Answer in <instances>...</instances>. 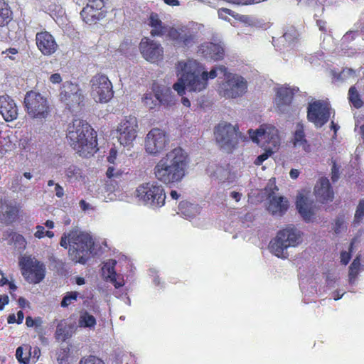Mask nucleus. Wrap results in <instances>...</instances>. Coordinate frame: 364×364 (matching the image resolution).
<instances>
[{
  "instance_id": "obj_7",
  "label": "nucleus",
  "mask_w": 364,
  "mask_h": 364,
  "mask_svg": "<svg viewBox=\"0 0 364 364\" xmlns=\"http://www.w3.org/2000/svg\"><path fill=\"white\" fill-rule=\"evenodd\" d=\"M18 266L25 280L29 284H39L45 278L46 267L31 255L19 258Z\"/></svg>"
},
{
  "instance_id": "obj_18",
  "label": "nucleus",
  "mask_w": 364,
  "mask_h": 364,
  "mask_svg": "<svg viewBox=\"0 0 364 364\" xmlns=\"http://www.w3.org/2000/svg\"><path fill=\"white\" fill-rule=\"evenodd\" d=\"M144 105L149 110L157 109L161 105L168 107L175 105V99L168 90L157 91L155 94L149 92L144 95Z\"/></svg>"
},
{
  "instance_id": "obj_61",
  "label": "nucleus",
  "mask_w": 364,
  "mask_h": 364,
  "mask_svg": "<svg viewBox=\"0 0 364 364\" xmlns=\"http://www.w3.org/2000/svg\"><path fill=\"white\" fill-rule=\"evenodd\" d=\"M180 193H178L175 190H171V192H170V197L171 198V199L173 200H178L180 198Z\"/></svg>"
},
{
  "instance_id": "obj_58",
  "label": "nucleus",
  "mask_w": 364,
  "mask_h": 364,
  "mask_svg": "<svg viewBox=\"0 0 364 364\" xmlns=\"http://www.w3.org/2000/svg\"><path fill=\"white\" fill-rule=\"evenodd\" d=\"M35 319L31 316H26V325L27 327L32 328L35 326Z\"/></svg>"
},
{
  "instance_id": "obj_9",
  "label": "nucleus",
  "mask_w": 364,
  "mask_h": 364,
  "mask_svg": "<svg viewBox=\"0 0 364 364\" xmlns=\"http://www.w3.org/2000/svg\"><path fill=\"white\" fill-rule=\"evenodd\" d=\"M90 85H91V95L95 102L107 103L112 99L114 95L112 83L105 74L95 75L90 80Z\"/></svg>"
},
{
  "instance_id": "obj_13",
  "label": "nucleus",
  "mask_w": 364,
  "mask_h": 364,
  "mask_svg": "<svg viewBox=\"0 0 364 364\" xmlns=\"http://www.w3.org/2000/svg\"><path fill=\"white\" fill-rule=\"evenodd\" d=\"M105 0H87L85 6L80 11V17L83 23L92 26L106 16Z\"/></svg>"
},
{
  "instance_id": "obj_51",
  "label": "nucleus",
  "mask_w": 364,
  "mask_h": 364,
  "mask_svg": "<svg viewBox=\"0 0 364 364\" xmlns=\"http://www.w3.org/2000/svg\"><path fill=\"white\" fill-rule=\"evenodd\" d=\"M227 2H229L232 4L235 5H250L252 4H255L257 2L255 0H225Z\"/></svg>"
},
{
  "instance_id": "obj_29",
  "label": "nucleus",
  "mask_w": 364,
  "mask_h": 364,
  "mask_svg": "<svg viewBox=\"0 0 364 364\" xmlns=\"http://www.w3.org/2000/svg\"><path fill=\"white\" fill-rule=\"evenodd\" d=\"M202 53L206 58L213 60H220L225 55L224 48L216 43H207L206 45L203 46Z\"/></svg>"
},
{
  "instance_id": "obj_36",
  "label": "nucleus",
  "mask_w": 364,
  "mask_h": 364,
  "mask_svg": "<svg viewBox=\"0 0 364 364\" xmlns=\"http://www.w3.org/2000/svg\"><path fill=\"white\" fill-rule=\"evenodd\" d=\"M348 100L350 104L358 109L362 107L364 105L355 86H351L350 87L348 91Z\"/></svg>"
},
{
  "instance_id": "obj_6",
  "label": "nucleus",
  "mask_w": 364,
  "mask_h": 364,
  "mask_svg": "<svg viewBox=\"0 0 364 364\" xmlns=\"http://www.w3.org/2000/svg\"><path fill=\"white\" fill-rule=\"evenodd\" d=\"M23 106L26 114L32 119L43 121L50 116L49 100L36 91L30 90L26 93Z\"/></svg>"
},
{
  "instance_id": "obj_60",
  "label": "nucleus",
  "mask_w": 364,
  "mask_h": 364,
  "mask_svg": "<svg viewBox=\"0 0 364 364\" xmlns=\"http://www.w3.org/2000/svg\"><path fill=\"white\" fill-rule=\"evenodd\" d=\"M289 176L291 177V178L293 179H296L297 177L299 176V171L294 168L290 170Z\"/></svg>"
},
{
  "instance_id": "obj_54",
  "label": "nucleus",
  "mask_w": 364,
  "mask_h": 364,
  "mask_svg": "<svg viewBox=\"0 0 364 364\" xmlns=\"http://www.w3.org/2000/svg\"><path fill=\"white\" fill-rule=\"evenodd\" d=\"M45 229L43 226L38 225L36 227V232H35V237L36 238H43L45 237Z\"/></svg>"
},
{
  "instance_id": "obj_22",
  "label": "nucleus",
  "mask_w": 364,
  "mask_h": 364,
  "mask_svg": "<svg viewBox=\"0 0 364 364\" xmlns=\"http://www.w3.org/2000/svg\"><path fill=\"white\" fill-rule=\"evenodd\" d=\"M36 41L38 49L45 55H51L58 49L55 38L48 31L37 33Z\"/></svg>"
},
{
  "instance_id": "obj_24",
  "label": "nucleus",
  "mask_w": 364,
  "mask_h": 364,
  "mask_svg": "<svg viewBox=\"0 0 364 364\" xmlns=\"http://www.w3.org/2000/svg\"><path fill=\"white\" fill-rule=\"evenodd\" d=\"M296 208L304 221L309 223L313 220L314 217L313 201L309 200L306 196L301 193L297 195Z\"/></svg>"
},
{
  "instance_id": "obj_49",
  "label": "nucleus",
  "mask_w": 364,
  "mask_h": 364,
  "mask_svg": "<svg viewBox=\"0 0 364 364\" xmlns=\"http://www.w3.org/2000/svg\"><path fill=\"white\" fill-rule=\"evenodd\" d=\"M272 148H267V149L265 150V152L264 154H262V155L257 156L256 160H255V164L257 166L262 165L263 161L267 160V159H268L269 156H270L272 155Z\"/></svg>"
},
{
  "instance_id": "obj_46",
  "label": "nucleus",
  "mask_w": 364,
  "mask_h": 364,
  "mask_svg": "<svg viewBox=\"0 0 364 364\" xmlns=\"http://www.w3.org/2000/svg\"><path fill=\"white\" fill-rule=\"evenodd\" d=\"M18 207L17 205H9L6 210V215L9 219L14 220L18 215Z\"/></svg>"
},
{
  "instance_id": "obj_20",
  "label": "nucleus",
  "mask_w": 364,
  "mask_h": 364,
  "mask_svg": "<svg viewBox=\"0 0 364 364\" xmlns=\"http://www.w3.org/2000/svg\"><path fill=\"white\" fill-rule=\"evenodd\" d=\"M60 98L63 102L65 103L69 110L80 107L84 101L80 88L73 83L64 86V90L60 94Z\"/></svg>"
},
{
  "instance_id": "obj_37",
  "label": "nucleus",
  "mask_w": 364,
  "mask_h": 364,
  "mask_svg": "<svg viewBox=\"0 0 364 364\" xmlns=\"http://www.w3.org/2000/svg\"><path fill=\"white\" fill-rule=\"evenodd\" d=\"M79 325L82 328H93L96 325V319L94 316L85 311L80 316Z\"/></svg>"
},
{
  "instance_id": "obj_43",
  "label": "nucleus",
  "mask_w": 364,
  "mask_h": 364,
  "mask_svg": "<svg viewBox=\"0 0 364 364\" xmlns=\"http://www.w3.org/2000/svg\"><path fill=\"white\" fill-rule=\"evenodd\" d=\"M354 240H353L350 244L349 252L343 251L340 255V262L343 265H346L349 263L351 259V252L353 249Z\"/></svg>"
},
{
  "instance_id": "obj_23",
  "label": "nucleus",
  "mask_w": 364,
  "mask_h": 364,
  "mask_svg": "<svg viewBox=\"0 0 364 364\" xmlns=\"http://www.w3.org/2000/svg\"><path fill=\"white\" fill-rule=\"evenodd\" d=\"M0 114L6 122L16 120L18 115L16 103L9 95H0Z\"/></svg>"
},
{
  "instance_id": "obj_45",
  "label": "nucleus",
  "mask_w": 364,
  "mask_h": 364,
  "mask_svg": "<svg viewBox=\"0 0 364 364\" xmlns=\"http://www.w3.org/2000/svg\"><path fill=\"white\" fill-rule=\"evenodd\" d=\"M283 36L287 41H293L299 36V34L297 33V31L295 28V27L292 26L288 28L287 31L284 33Z\"/></svg>"
},
{
  "instance_id": "obj_39",
  "label": "nucleus",
  "mask_w": 364,
  "mask_h": 364,
  "mask_svg": "<svg viewBox=\"0 0 364 364\" xmlns=\"http://www.w3.org/2000/svg\"><path fill=\"white\" fill-rule=\"evenodd\" d=\"M360 257L359 256H357L355 259L353 260L349 267V278L350 282H352L353 280H355L357 277L360 270Z\"/></svg>"
},
{
  "instance_id": "obj_4",
  "label": "nucleus",
  "mask_w": 364,
  "mask_h": 364,
  "mask_svg": "<svg viewBox=\"0 0 364 364\" xmlns=\"http://www.w3.org/2000/svg\"><path fill=\"white\" fill-rule=\"evenodd\" d=\"M180 68L182 70L188 68V73L186 79L188 85L191 89L195 90H204L207 87L208 80L218 77V73L223 77H227L230 73H228L225 65L214 67L210 72L205 70V67L196 60H188L187 62L180 61Z\"/></svg>"
},
{
  "instance_id": "obj_31",
  "label": "nucleus",
  "mask_w": 364,
  "mask_h": 364,
  "mask_svg": "<svg viewBox=\"0 0 364 364\" xmlns=\"http://www.w3.org/2000/svg\"><path fill=\"white\" fill-rule=\"evenodd\" d=\"M293 144L294 146H301L303 150L308 151L309 145L307 142L305 129L301 123H297L294 133Z\"/></svg>"
},
{
  "instance_id": "obj_12",
  "label": "nucleus",
  "mask_w": 364,
  "mask_h": 364,
  "mask_svg": "<svg viewBox=\"0 0 364 364\" xmlns=\"http://www.w3.org/2000/svg\"><path fill=\"white\" fill-rule=\"evenodd\" d=\"M167 134L161 129L152 128L145 138V150L152 156H157L168 145Z\"/></svg>"
},
{
  "instance_id": "obj_10",
  "label": "nucleus",
  "mask_w": 364,
  "mask_h": 364,
  "mask_svg": "<svg viewBox=\"0 0 364 364\" xmlns=\"http://www.w3.org/2000/svg\"><path fill=\"white\" fill-rule=\"evenodd\" d=\"M248 133L252 141L262 147L274 149L280 144L278 130L273 126L262 124L255 131L250 129Z\"/></svg>"
},
{
  "instance_id": "obj_62",
  "label": "nucleus",
  "mask_w": 364,
  "mask_h": 364,
  "mask_svg": "<svg viewBox=\"0 0 364 364\" xmlns=\"http://www.w3.org/2000/svg\"><path fill=\"white\" fill-rule=\"evenodd\" d=\"M23 318H24L23 311L21 310H19L17 312V323H22L23 321Z\"/></svg>"
},
{
  "instance_id": "obj_53",
  "label": "nucleus",
  "mask_w": 364,
  "mask_h": 364,
  "mask_svg": "<svg viewBox=\"0 0 364 364\" xmlns=\"http://www.w3.org/2000/svg\"><path fill=\"white\" fill-rule=\"evenodd\" d=\"M9 303V296L6 294H0V311L4 309L6 305Z\"/></svg>"
},
{
  "instance_id": "obj_55",
  "label": "nucleus",
  "mask_w": 364,
  "mask_h": 364,
  "mask_svg": "<svg viewBox=\"0 0 364 364\" xmlns=\"http://www.w3.org/2000/svg\"><path fill=\"white\" fill-rule=\"evenodd\" d=\"M62 81V77L60 74L54 73L50 77V82L52 83H60Z\"/></svg>"
},
{
  "instance_id": "obj_25",
  "label": "nucleus",
  "mask_w": 364,
  "mask_h": 364,
  "mask_svg": "<svg viewBox=\"0 0 364 364\" xmlns=\"http://www.w3.org/2000/svg\"><path fill=\"white\" fill-rule=\"evenodd\" d=\"M293 90L286 87H282L277 90L276 93V109L280 112L287 110L292 103L294 99Z\"/></svg>"
},
{
  "instance_id": "obj_14",
  "label": "nucleus",
  "mask_w": 364,
  "mask_h": 364,
  "mask_svg": "<svg viewBox=\"0 0 364 364\" xmlns=\"http://www.w3.org/2000/svg\"><path fill=\"white\" fill-rule=\"evenodd\" d=\"M331 117V107L321 100L310 102L307 107V119L316 127H322Z\"/></svg>"
},
{
  "instance_id": "obj_8",
  "label": "nucleus",
  "mask_w": 364,
  "mask_h": 364,
  "mask_svg": "<svg viewBox=\"0 0 364 364\" xmlns=\"http://www.w3.org/2000/svg\"><path fill=\"white\" fill-rule=\"evenodd\" d=\"M214 137L221 150L232 153L238 144L237 129L230 123L221 122L215 127Z\"/></svg>"
},
{
  "instance_id": "obj_59",
  "label": "nucleus",
  "mask_w": 364,
  "mask_h": 364,
  "mask_svg": "<svg viewBox=\"0 0 364 364\" xmlns=\"http://www.w3.org/2000/svg\"><path fill=\"white\" fill-rule=\"evenodd\" d=\"M80 205L82 210H83V211H87V210L90 209V205L87 203H86L85 201V200H83V199L80 200Z\"/></svg>"
},
{
  "instance_id": "obj_33",
  "label": "nucleus",
  "mask_w": 364,
  "mask_h": 364,
  "mask_svg": "<svg viewBox=\"0 0 364 364\" xmlns=\"http://www.w3.org/2000/svg\"><path fill=\"white\" fill-rule=\"evenodd\" d=\"M178 209L181 215L188 219L193 218L198 213V206L189 203L187 200L181 201Z\"/></svg>"
},
{
  "instance_id": "obj_16",
  "label": "nucleus",
  "mask_w": 364,
  "mask_h": 364,
  "mask_svg": "<svg viewBox=\"0 0 364 364\" xmlns=\"http://www.w3.org/2000/svg\"><path fill=\"white\" fill-rule=\"evenodd\" d=\"M167 38L178 48H188L196 43V33L186 26L169 27Z\"/></svg>"
},
{
  "instance_id": "obj_64",
  "label": "nucleus",
  "mask_w": 364,
  "mask_h": 364,
  "mask_svg": "<svg viewBox=\"0 0 364 364\" xmlns=\"http://www.w3.org/2000/svg\"><path fill=\"white\" fill-rule=\"evenodd\" d=\"M116 152L113 149L111 150L110 155L107 157V161L110 163H113L115 159Z\"/></svg>"
},
{
  "instance_id": "obj_38",
  "label": "nucleus",
  "mask_w": 364,
  "mask_h": 364,
  "mask_svg": "<svg viewBox=\"0 0 364 364\" xmlns=\"http://www.w3.org/2000/svg\"><path fill=\"white\" fill-rule=\"evenodd\" d=\"M55 339L65 341L69 338V331L66 323L63 321H60L56 326L55 333Z\"/></svg>"
},
{
  "instance_id": "obj_50",
  "label": "nucleus",
  "mask_w": 364,
  "mask_h": 364,
  "mask_svg": "<svg viewBox=\"0 0 364 364\" xmlns=\"http://www.w3.org/2000/svg\"><path fill=\"white\" fill-rule=\"evenodd\" d=\"M339 178V167L337 166L336 163L334 162L331 168V180L333 183H336L338 181Z\"/></svg>"
},
{
  "instance_id": "obj_44",
  "label": "nucleus",
  "mask_w": 364,
  "mask_h": 364,
  "mask_svg": "<svg viewBox=\"0 0 364 364\" xmlns=\"http://www.w3.org/2000/svg\"><path fill=\"white\" fill-rule=\"evenodd\" d=\"M345 220L343 215H339L336 218V220H334L333 224V232L336 233H339L345 228Z\"/></svg>"
},
{
  "instance_id": "obj_11",
  "label": "nucleus",
  "mask_w": 364,
  "mask_h": 364,
  "mask_svg": "<svg viewBox=\"0 0 364 364\" xmlns=\"http://www.w3.org/2000/svg\"><path fill=\"white\" fill-rule=\"evenodd\" d=\"M138 132L137 118L133 115L126 116L117 128V138L119 144L127 146L132 144Z\"/></svg>"
},
{
  "instance_id": "obj_63",
  "label": "nucleus",
  "mask_w": 364,
  "mask_h": 364,
  "mask_svg": "<svg viewBox=\"0 0 364 364\" xmlns=\"http://www.w3.org/2000/svg\"><path fill=\"white\" fill-rule=\"evenodd\" d=\"M230 196L232 197V199H235V201L238 202L241 198V193H239L238 192L236 191H232L230 193Z\"/></svg>"
},
{
  "instance_id": "obj_21",
  "label": "nucleus",
  "mask_w": 364,
  "mask_h": 364,
  "mask_svg": "<svg viewBox=\"0 0 364 364\" xmlns=\"http://www.w3.org/2000/svg\"><path fill=\"white\" fill-rule=\"evenodd\" d=\"M314 193L316 199L323 204L331 202L334 198L333 188L326 177H321L316 183Z\"/></svg>"
},
{
  "instance_id": "obj_56",
  "label": "nucleus",
  "mask_w": 364,
  "mask_h": 364,
  "mask_svg": "<svg viewBox=\"0 0 364 364\" xmlns=\"http://www.w3.org/2000/svg\"><path fill=\"white\" fill-rule=\"evenodd\" d=\"M30 142H31V139H21L19 146H20L21 149H22L23 150H26V149H29Z\"/></svg>"
},
{
  "instance_id": "obj_27",
  "label": "nucleus",
  "mask_w": 364,
  "mask_h": 364,
  "mask_svg": "<svg viewBox=\"0 0 364 364\" xmlns=\"http://www.w3.org/2000/svg\"><path fill=\"white\" fill-rule=\"evenodd\" d=\"M176 74L178 76L181 75V77L178 82H175L173 85V89L177 92L178 95H183L186 89H187L189 92H199L202 90H195L191 89L188 85V81L186 79V75L188 73V68H186L182 70L180 68V61L176 65Z\"/></svg>"
},
{
  "instance_id": "obj_52",
  "label": "nucleus",
  "mask_w": 364,
  "mask_h": 364,
  "mask_svg": "<svg viewBox=\"0 0 364 364\" xmlns=\"http://www.w3.org/2000/svg\"><path fill=\"white\" fill-rule=\"evenodd\" d=\"M123 173L122 171H118L117 172H114V168L112 166L108 167L106 175L107 177L112 178L113 177H119L121 176Z\"/></svg>"
},
{
  "instance_id": "obj_1",
  "label": "nucleus",
  "mask_w": 364,
  "mask_h": 364,
  "mask_svg": "<svg viewBox=\"0 0 364 364\" xmlns=\"http://www.w3.org/2000/svg\"><path fill=\"white\" fill-rule=\"evenodd\" d=\"M187 166L188 155L177 147L158 161L154 173L157 181L164 184L180 183L186 176Z\"/></svg>"
},
{
  "instance_id": "obj_5",
  "label": "nucleus",
  "mask_w": 364,
  "mask_h": 364,
  "mask_svg": "<svg viewBox=\"0 0 364 364\" xmlns=\"http://www.w3.org/2000/svg\"><path fill=\"white\" fill-rule=\"evenodd\" d=\"M135 197L139 202L151 208H159L165 205L164 188L156 181L144 182L135 191Z\"/></svg>"
},
{
  "instance_id": "obj_32",
  "label": "nucleus",
  "mask_w": 364,
  "mask_h": 364,
  "mask_svg": "<svg viewBox=\"0 0 364 364\" xmlns=\"http://www.w3.org/2000/svg\"><path fill=\"white\" fill-rule=\"evenodd\" d=\"M13 21V11L6 0H0V28H4Z\"/></svg>"
},
{
  "instance_id": "obj_42",
  "label": "nucleus",
  "mask_w": 364,
  "mask_h": 364,
  "mask_svg": "<svg viewBox=\"0 0 364 364\" xmlns=\"http://www.w3.org/2000/svg\"><path fill=\"white\" fill-rule=\"evenodd\" d=\"M364 217V198L359 200L358 205L355 213V218H353L354 223H360L362 222Z\"/></svg>"
},
{
  "instance_id": "obj_30",
  "label": "nucleus",
  "mask_w": 364,
  "mask_h": 364,
  "mask_svg": "<svg viewBox=\"0 0 364 364\" xmlns=\"http://www.w3.org/2000/svg\"><path fill=\"white\" fill-rule=\"evenodd\" d=\"M289 247L291 246L288 245L284 240L279 238L277 235L276 237L271 240L269 248L270 252L277 257L284 258L287 257V256L284 255V251L287 250Z\"/></svg>"
},
{
  "instance_id": "obj_3",
  "label": "nucleus",
  "mask_w": 364,
  "mask_h": 364,
  "mask_svg": "<svg viewBox=\"0 0 364 364\" xmlns=\"http://www.w3.org/2000/svg\"><path fill=\"white\" fill-rule=\"evenodd\" d=\"M60 244L65 249L69 247L71 259L82 264H86L94 247L92 238L89 235L74 230L63 233Z\"/></svg>"
},
{
  "instance_id": "obj_15",
  "label": "nucleus",
  "mask_w": 364,
  "mask_h": 364,
  "mask_svg": "<svg viewBox=\"0 0 364 364\" xmlns=\"http://www.w3.org/2000/svg\"><path fill=\"white\" fill-rule=\"evenodd\" d=\"M226 79L225 82L220 86L221 95L226 98H237L245 95L247 91V82L244 77L229 74Z\"/></svg>"
},
{
  "instance_id": "obj_48",
  "label": "nucleus",
  "mask_w": 364,
  "mask_h": 364,
  "mask_svg": "<svg viewBox=\"0 0 364 364\" xmlns=\"http://www.w3.org/2000/svg\"><path fill=\"white\" fill-rule=\"evenodd\" d=\"M223 14H227V16H231L236 19L237 18L238 16V14H237L232 10L226 8H221L218 10V16L220 17V18L225 21L227 20V16H223Z\"/></svg>"
},
{
  "instance_id": "obj_35",
  "label": "nucleus",
  "mask_w": 364,
  "mask_h": 364,
  "mask_svg": "<svg viewBox=\"0 0 364 364\" xmlns=\"http://www.w3.org/2000/svg\"><path fill=\"white\" fill-rule=\"evenodd\" d=\"M116 264L115 260H112L111 263H107L102 267V272H107V278L109 279L110 282L113 283L115 288H119L123 286V284L118 283L116 280V272L114 271V266Z\"/></svg>"
},
{
  "instance_id": "obj_2",
  "label": "nucleus",
  "mask_w": 364,
  "mask_h": 364,
  "mask_svg": "<svg viewBox=\"0 0 364 364\" xmlns=\"http://www.w3.org/2000/svg\"><path fill=\"white\" fill-rule=\"evenodd\" d=\"M69 144L82 157L88 158L98 151L97 133L87 122L75 120L67 134Z\"/></svg>"
},
{
  "instance_id": "obj_34",
  "label": "nucleus",
  "mask_w": 364,
  "mask_h": 364,
  "mask_svg": "<svg viewBox=\"0 0 364 364\" xmlns=\"http://www.w3.org/2000/svg\"><path fill=\"white\" fill-rule=\"evenodd\" d=\"M67 177L68 181L74 183L79 181L84 178L82 168L77 165L71 164L64 171Z\"/></svg>"
},
{
  "instance_id": "obj_40",
  "label": "nucleus",
  "mask_w": 364,
  "mask_h": 364,
  "mask_svg": "<svg viewBox=\"0 0 364 364\" xmlns=\"http://www.w3.org/2000/svg\"><path fill=\"white\" fill-rule=\"evenodd\" d=\"M79 296V293L77 291H69L65 296H63L61 301V306L66 308L70 306L73 302L77 300Z\"/></svg>"
},
{
  "instance_id": "obj_28",
  "label": "nucleus",
  "mask_w": 364,
  "mask_h": 364,
  "mask_svg": "<svg viewBox=\"0 0 364 364\" xmlns=\"http://www.w3.org/2000/svg\"><path fill=\"white\" fill-rule=\"evenodd\" d=\"M149 21V25L151 27L150 34L152 37H161L164 34L167 35L169 28L163 23L156 13H151Z\"/></svg>"
},
{
  "instance_id": "obj_47",
  "label": "nucleus",
  "mask_w": 364,
  "mask_h": 364,
  "mask_svg": "<svg viewBox=\"0 0 364 364\" xmlns=\"http://www.w3.org/2000/svg\"><path fill=\"white\" fill-rule=\"evenodd\" d=\"M80 364H105L103 361L95 355H89L87 358H83Z\"/></svg>"
},
{
  "instance_id": "obj_17",
  "label": "nucleus",
  "mask_w": 364,
  "mask_h": 364,
  "mask_svg": "<svg viewBox=\"0 0 364 364\" xmlns=\"http://www.w3.org/2000/svg\"><path fill=\"white\" fill-rule=\"evenodd\" d=\"M265 191L269 199L268 211L273 215L282 216L288 210V200L283 196H275V192L278 191L275 183H269L267 187L265 188Z\"/></svg>"
},
{
  "instance_id": "obj_26",
  "label": "nucleus",
  "mask_w": 364,
  "mask_h": 364,
  "mask_svg": "<svg viewBox=\"0 0 364 364\" xmlns=\"http://www.w3.org/2000/svg\"><path fill=\"white\" fill-rule=\"evenodd\" d=\"M277 235L291 247H296L301 242L302 234L293 225H287L279 231Z\"/></svg>"
},
{
  "instance_id": "obj_41",
  "label": "nucleus",
  "mask_w": 364,
  "mask_h": 364,
  "mask_svg": "<svg viewBox=\"0 0 364 364\" xmlns=\"http://www.w3.org/2000/svg\"><path fill=\"white\" fill-rule=\"evenodd\" d=\"M26 350H28V352L26 353L25 355L23 353V346L18 347V348L16 350V356L18 361L20 363L28 364L30 362L29 348H26Z\"/></svg>"
},
{
  "instance_id": "obj_57",
  "label": "nucleus",
  "mask_w": 364,
  "mask_h": 364,
  "mask_svg": "<svg viewBox=\"0 0 364 364\" xmlns=\"http://www.w3.org/2000/svg\"><path fill=\"white\" fill-rule=\"evenodd\" d=\"M55 195L58 198H61L63 195H64V191H63V188L59 185L58 183H56L55 184Z\"/></svg>"
},
{
  "instance_id": "obj_19",
  "label": "nucleus",
  "mask_w": 364,
  "mask_h": 364,
  "mask_svg": "<svg viewBox=\"0 0 364 364\" xmlns=\"http://www.w3.org/2000/svg\"><path fill=\"white\" fill-rule=\"evenodd\" d=\"M139 49L145 60L151 63L163 60L164 48L161 45L149 38H142L139 43Z\"/></svg>"
}]
</instances>
